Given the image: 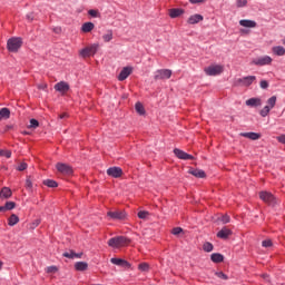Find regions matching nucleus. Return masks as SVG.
<instances>
[{
	"instance_id": "f257e3e1",
	"label": "nucleus",
	"mask_w": 285,
	"mask_h": 285,
	"mask_svg": "<svg viewBox=\"0 0 285 285\" xmlns=\"http://www.w3.org/2000/svg\"><path fill=\"white\" fill-rule=\"evenodd\" d=\"M128 244H130V239L126 236H117L108 240V246L111 248H122V246H128Z\"/></svg>"
},
{
	"instance_id": "f03ea898",
	"label": "nucleus",
	"mask_w": 285,
	"mask_h": 285,
	"mask_svg": "<svg viewBox=\"0 0 285 285\" xmlns=\"http://www.w3.org/2000/svg\"><path fill=\"white\" fill-rule=\"evenodd\" d=\"M23 46L21 38H10L7 42V48L9 52H18L19 48Z\"/></svg>"
},
{
	"instance_id": "7ed1b4c3",
	"label": "nucleus",
	"mask_w": 285,
	"mask_h": 285,
	"mask_svg": "<svg viewBox=\"0 0 285 285\" xmlns=\"http://www.w3.org/2000/svg\"><path fill=\"white\" fill-rule=\"evenodd\" d=\"M277 104V97L276 96H272L268 100H267V106H265L261 111L259 115L261 117H268V112H271V110H273V108H275V105Z\"/></svg>"
},
{
	"instance_id": "20e7f679",
	"label": "nucleus",
	"mask_w": 285,
	"mask_h": 285,
	"mask_svg": "<svg viewBox=\"0 0 285 285\" xmlns=\"http://www.w3.org/2000/svg\"><path fill=\"white\" fill-rule=\"evenodd\" d=\"M259 197L262 202H265V204H268V206H277L278 204L277 198L268 191H261Z\"/></svg>"
},
{
	"instance_id": "39448f33",
	"label": "nucleus",
	"mask_w": 285,
	"mask_h": 285,
	"mask_svg": "<svg viewBox=\"0 0 285 285\" xmlns=\"http://www.w3.org/2000/svg\"><path fill=\"white\" fill-rule=\"evenodd\" d=\"M206 75L208 77H217V75H222L224 72V67L222 65H214L205 68Z\"/></svg>"
},
{
	"instance_id": "423d86ee",
	"label": "nucleus",
	"mask_w": 285,
	"mask_h": 285,
	"mask_svg": "<svg viewBox=\"0 0 285 285\" xmlns=\"http://www.w3.org/2000/svg\"><path fill=\"white\" fill-rule=\"evenodd\" d=\"M173 77V71L170 69H159L155 72L154 79L155 81L170 79Z\"/></svg>"
},
{
	"instance_id": "0eeeda50",
	"label": "nucleus",
	"mask_w": 285,
	"mask_h": 285,
	"mask_svg": "<svg viewBox=\"0 0 285 285\" xmlns=\"http://www.w3.org/2000/svg\"><path fill=\"white\" fill-rule=\"evenodd\" d=\"M97 50H99V45H91L80 51V57H92L97 55Z\"/></svg>"
},
{
	"instance_id": "6e6552de",
	"label": "nucleus",
	"mask_w": 285,
	"mask_h": 285,
	"mask_svg": "<svg viewBox=\"0 0 285 285\" xmlns=\"http://www.w3.org/2000/svg\"><path fill=\"white\" fill-rule=\"evenodd\" d=\"M254 66H271L273 58L269 56H263L253 60Z\"/></svg>"
},
{
	"instance_id": "1a4fd4ad",
	"label": "nucleus",
	"mask_w": 285,
	"mask_h": 285,
	"mask_svg": "<svg viewBox=\"0 0 285 285\" xmlns=\"http://www.w3.org/2000/svg\"><path fill=\"white\" fill-rule=\"evenodd\" d=\"M107 216L110 217V219L121 222V220L126 219V212H124V210L108 212Z\"/></svg>"
},
{
	"instance_id": "9d476101",
	"label": "nucleus",
	"mask_w": 285,
	"mask_h": 285,
	"mask_svg": "<svg viewBox=\"0 0 285 285\" xmlns=\"http://www.w3.org/2000/svg\"><path fill=\"white\" fill-rule=\"evenodd\" d=\"M255 81H257V77H255V76H247V77L238 79L237 83L239 86L248 87V86H253V82H255Z\"/></svg>"
},
{
	"instance_id": "9b49d317",
	"label": "nucleus",
	"mask_w": 285,
	"mask_h": 285,
	"mask_svg": "<svg viewBox=\"0 0 285 285\" xmlns=\"http://www.w3.org/2000/svg\"><path fill=\"white\" fill-rule=\"evenodd\" d=\"M56 168H57L58 173H61L62 175H72V167H70L67 164L58 163L56 165Z\"/></svg>"
},
{
	"instance_id": "f8f14e48",
	"label": "nucleus",
	"mask_w": 285,
	"mask_h": 285,
	"mask_svg": "<svg viewBox=\"0 0 285 285\" xmlns=\"http://www.w3.org/2000/svg\"><path fill=\"white\" fill-rule=\"evenodd\" d=\"M174 155H176V157L178 159H184V160H188V159H195V157L190 154H187L186 151L175 148L174 149Z\"/></svg>"
},
{
	"instance_id": "ddd939ff",
	"label": "nucleus",
	"mask_w": 285,
	"mask_h": 285,
	"mask_svg": "<svg viewBox=\"0 0 285 285\" xmlns=\"http://www.w3.org/2000/svg\"><path fill=\"white\" fill-rule=\"evenodd\" d=\"M107 175H109V177H115L117 179L121 177V175H124V170L121 169V167H111L107 169Z\"/></svg>"
},
{
	"instance_id": "4468645a",
	"label": "nucleus",
	"mask_w": 285,
	"mask_h": 285,
	"mask_svg": "<svg viewBox=\"0 0 285 285\" xmlns=\"http://www.w3.org/2000/svg\"><path fill=\"white\" fill-rule=\"evenodd\" d=\"M130 75H132V68L124 67L118 76V81H126V78L130 77Z\"/></svg>"
},
{
	"instance_id": "2eb2a0df",
	"label": "nucleus",
	"mask_w": 285,
	"mask_h": 285,
	"mask_svg": "<svg viewBox=\"0 0 285 285\" xmlns=\"http://www.w3.org/2000/svg\"><path fill=\"white\" fill-rule=\"evenodd\" d=\"M55 90H57V92H68L70 90V85H68V82L66 81H60L58 83L55 85Z\"/></svg>"
},
{
	"instance_id": "dca6fc26",
	"label": "nucleus",
	"mask_w": 285,
	"mask_h": 285,
	"mask_svg": "<svg viewBox=\"0 0 285 285\" xmlns=\"http://www.w3.org/2000/svg\"><path fill=\"white\" fill-rule=\"evenodd\" d=\"M233 235V232L227 228V227H223L218 233H217V237L219 239H228V237H230Z\"/></svg>"
},
{
	"instance_id": "f3484780",
	"label": "nucleus",
	"mask_w": 285,
	"mask_h": 285,
	"mask_svg": "<svg viewBox=\"0 0 285 285\" xmlns=\"http://www.w3.org/2000/svg\"><path fill=\"white\" fill-rule=\"evenodd\" d=\"M200 21H204V16L196 13L188 18L187 23L195 26V23H199Z\"/></svg>"
},
{
	"instance_id": "a211bd4d",
	"label": "nucleus",
	"mask_w": 285,
	"mask_h": 285,
	"mask_svg": "<svg viewBox=\"0 0 285 285\" xmlns=\"http://www.w3.org/2000/svg\"><path fill=\"white\" fill-rule=\"evenodd\" d=\"M246 106H249L250 108H257L262 106V98H249L246 100Z\"/></svg>"
},
{
	"instance_id": "6ab92c4d",
	"label": "nucleus",
	"mask_w": 285,
	"mask_h": 285,
	"mask_svg": "<svg viewBox=\"0 0 285 285\" xmlns=\"http://www.w3.org/2000/svg\"><path fill=\"white\" fill-rule=\"evenodd\" d=\"M240 137H245L246 139H250L252 141H257V139H261L262 135L257 132H240Z\"/></svg>"
},
{
	"instance_id": "aec40b11",
	"label": "nucleus",
	"mask_w": 285,
	"mask_h": 285,
	"mask_svg": "<svg viewBox=\"0 0 285 285\" xmlns=\"http://www.w3.org/2000/svg\"><path fill=\"white\" fill-rule=\"evenodd\" d=\"M111 264H115L116 266H122V268H130V263L127 261H124L121 258H111Z\"/></svg>"
},
{
	"instance_id": "412c9836",
	"label": "nucleus",
	"mask_w": 285,
	"mask_h": 285,
	"mask_svg": "<svg viewBox=\"0 0 285 285\" xmlns=\"http://www.w3.org/2000/svg\"><path fill=\"white\" fill-rule=\"evenodd\" d=\"M239 26L243 28H255L257 26V22L254 20L243 19L239 20Z\"/></svg>"
},
{
	"instance_id": "4be33fe9",
	"label": "nucleus",
	"mask_w": 285,
	"mask_h": 285,
	"mask_svg": "<svg viewBox=\"0 0 285 285\" xmlns=\"http://www.w3.org/2000/svg\"><path fill=\"white\" fill-rule=\"evenodd\" d=\"M189 175L198 177V179H204V177H206V173L202 169H190Z\"/></svg>"
},
{
	"instance_id": "5701e85b",
	"label": "nucleus",
	"mask_w": 285,
	"mask_h": 285,
	"mask_svg": "<svg viewBox=\"0 0 285 285\" xmlns=\"http://www.w3.org/2000/svg\"><path fill=\"white\" fill-rule=\"evenodd\" d=\"M10 197H12V190L8 187H3L0 191V198L8 199Z\"/></svg>"
},
{
	"instance_id": "b1692460",
	"label": "nucleus",
	"mask_w": 285,
	"mask_h": 285,
	"mask_svg": "<svg viewBox=\"0 0 285 285\" xmlns=\"http://www.w3.org/2000/svg\"><path fill=\"white\" fill-rule=\"evenodd\" d=\"M184 14V9H170L169 17L171 19H177V17H181Z\"/></svg>"
},
{
	"instance_id": "393cba45",
	"label": "nucleus",
	"mask_w": 285,
	"mask_h": 285,
	"mask_svg": "<svg viewBox=\"0 0 285 285\" xmlns=\"http://www.w3.org/2000/svg\"><path fill=\"white\" fill-rule=\"evenodd\" d=\"M92 30H95V23L92 22H85L81 26V32H92Z\"/></svg>"
},
{
	"instance_id": "a878e982",
	"label": "nucleus",
	"mask_w": 285,
	"mask_h": 285,
	"mask_svg": "<svg viewBox=\"0 0 285 285\" xmlns=\"http://www.w3.org/2000/svg\"><path fill=\"white\" fill-rule=\"evenodd\" d=\"M62 257H67L68 259H80L81 257V254H77L75 253L73 250H70V252H66L62 254Z\"/></svg>"
},
{
	"instance_id": "bb28decb",
	"label": "nucleus",
	"mask_w": 285,
	"mask_h": 285,
	"mask_svg": "<svg viewBox=\"0 0 285 285\" xmlns=\"http://www.w3.org/2000/svg\"><path fill=\"white\" fill-rule=\"evenodd\" d=\"M210 259L212 262H214V264H222V262H224V255L219 253H215V254H212Z\"/></svg>"
},
{
	"instance_id": "cd10ccee",
	"label": "nucleus",
	"mask_w": 285,
	"mask_h": 285,
	"mask_svg": "<svg viewBox=\"0 0 285 285\" xmlns=\"http://www.w3.org/2000/svg\"><path fill=\"white\" fill-rule=\"evenodd\" d=\"M114 37V32L111 29H108L104 35H102V40L105 41V43H110V40Z\"/></svg>"
},
{
	"instance_id": "c85d7f7f",
	"label": "nucleus",
	"mask_w": 285,
	"mask_h": 285,
	"mask_svg": "<svg viewBox=\"0 0 285 285\" xmlns=\"http://www.w3.org/2000/svg\"><path fill=\"white\" fill-rule=\"evenodd\" d=\"M272 51L277 56V57H284L285 55V49L282 46H276L272 48Z\"/></svg>"
},
{
	"instance_id": "c756f323",
	"label": "nucleus",
	"mask_w": 285,
	"mask_h": 285,
	"mask_svg": "<svg viewBox=\"0 0 285 285\" xmlns=\"http://www.w3.org/2000/svg\"><path fill=\"white\" fill-rule=\"evenodd\" d=\"M2 119H10V109L6 107L0 109V121H2Z\"/></svg>"
},
{
	"instance_id": "7c9ffc66",
	"label": "nucleus",
	"mask_w": 285,
	"mask_h": 285,
	"mask_svg": "<svg viewBox=\"0 0 285 285\" xmlns=\"http://www.w3.org/2000/svg\"><path fill=\"white\" fill-rule=\"evenodd\" d=\"M75 268H76V271H80V272L88 271V263H86V262H77L75 264Z\"/></svg>"
},
{
	"instance_id": "2f4dec72",
	"label": "nucleus",
	"mask_w": 285,
	"mask_h": 285,
	"mask_svg": "<svg viewBox=\"0 0 285 285\" xmlns=\"http://www.w3.org/2000/svg\"><path fill=\"white\" fill-rule=\"evenodd\" d=\"M8 224L9 226H17V224H19V216L12 214L8 219Z\"/></svg>"
},
{
	"instance_id": "473e14b6",
	"label": "nucleus",
	"mask_w": 285,
	"mask_h": 285,
	"mask_svg": "<svg viewBox=\"0 0 285 285\" xmlns=\"http://www.w3.org/2000/svg\"><path fill=\"white\" fill-rule=\"evenodd\" d=\"M138 271L141 273H148V271H150V265L148 263H140L138 265Z\"/></svg>"
},
{
	"instance_id": "72a5a7b5",
	"label": "nucleus",
	"mask_w": 285,
	"mask_h": 285,
	"mask_svg": "<svg viewBox=\"0 0 285 285\" xmlns=\"http://www.w3.org/2000/svg\"><path fill=\"white\" fill-rule=\"evenodd\" d=\"M43 185L48 186V188H57V186H59V184H57V181H55L52 179L43 180Z\"/></svg>"
},
{
	"instance_id": "f704fd0d",
	"label": "nucleus",
	"mask_w": 285,
	"mask_h": 285,
	"mask_svg": "<svg viewBox=\"0 0 285 285\" xmlns=\"http://www.w3.org/2000/svg\"><path fill=\"white\" fill-rule=\"evenodd\" d=\"M89 17H92L94 19H99L101 17V13L97 9H91L88 11Z\"/></svg>"
},
{
	"instance_id": "c9c22d12",
	"label": "nucleus",
	"mask_w": 285,
	"mask_h": 285,
	"mask_svg": "<svg viewBox=\"0 0 285 285\" xmlns=\"http://www.w3.org/2000/svg\"><path fill=\"white\" fill-rule=\"evenodd\" d=\"M0 157H6L7 159H10V157H12V151L8 149H0Z\"/></svg>"
},
{
	"instance_id": "e433bc0d",
	"label": "nucleus",
	"mask_w": 285,
	"mask_h": 285,
	"mask_svg": "<svg viewBox=\"0 0 285 285\" xmlns=\"http://www.w3.org/2000/svg\"><path fill=\"white\" fill-rule=\"evenodd\" d=\"M136 111L139 114V115H145L146 114V110L144 109V105H141V102H137L136 106Z\"/></svg>"
},
{
	"instance_id": "4c0bfd02",
	"label": "nucleus",
	"mask_w": 285,
	"mask_h": 285,
	"mask_svg": "<svg viewBox=\"0 0 285 285\" xmlns=\"http://www.w3.org/2000/svg\"><path fill=\"white\" fill-rule=\"evenodd\" d=\"M213 248H214V246H213V244L212 243H205L204 245H203V250H205V253H213Z\"/></svg>"
},
{
	"instance_id": "58836bf2",
	"label": "nucleus",
	"mask_w": 285,
	"mask_h": 285,
	"mask_svg": "<svg viewBox=\"0 0 285 285\" xmlns=\"http://www.w3.org/2000/svg\"><path fill=\"white\" fill-rule=\"evenodd\" d=\"M138 217L139 219H148V217H150V213L146 210H140L138 212Z\"/></svg>"
},
{
	"instance_id": "ea45409f",
	"label": "nucleus",
	"mask_w": 285,
	"mask_h": 285,
	"mask_svg": "<svg viewBox=\"0 0 285 285\" xmlns=\"http://www.w3.org/2000/svg\"><path fill=\"white\" fill-rule=\"evenodd\" d=\"M237 8H246L248 6V0H236Z\"/></svg>"
},
{
	"instance_id": "a19ab883",
	"label": "nucleus",
	"mask_w": 285,
	"mask_h": 285,
	"mask_svg": "<svg viewBox=\"0 0 285 285\" xmlns=\"http://www.w3.org/2000/svg\"><path fill=\"white\" fill-rule=\"evenodd\" d=\"M17 204L14 202H7L4 207L7 208V210H13V208H16Z\"/></svg>"
},
{
	"instance_id": "79ce46f5",
	"label": "nucleus",
	"mask_w": 285,
	"mask_h": 285,
	"mask_svg": "<svg viewBox=\"0 0 285 285\" xmlns=\"http://www.w3.org/2000/svg\"><path fill=\"white\" fill-rule=\"evenodd\" d=\"M262 246L264 248H271V246H273V240H271V239L263 240Z\"/></svg>"
},
{
	"instance_id": "37998d69",
	"label": "nucleus",
	"mask_w": 285,
	"mask_h": 285,
	"mask_svg": "<svg viewBox=\"0 0 285 285\" xmlns=\"http://www.w3.org/2000/svg\"><path fill=\"white\" fill-rule=\"evenodd\" d=\"M29 128H39V120L31 119Z\"/></svg>"
},
{
	"instance_id": "c03bdc74",
	"label": "nucleus",
	"mask_w": 285,
	"mask_h": 285,
	"mask_svg": "<svg viewBox=\"0 0 285 285\" xmlns=\"http://www.w3.org/2000/svg\"><path fill=\"white\" fill-rule=\"evenodd\" d=\"M216 277H219V279H228V276L224 274V272H216Z\"/></svg>"
},
{
	"instance_id": "a18cd8bd",
	"label": "nucleus",
	"mask_w": 285,
	"mask_h": 285,
	"mask_svg": "<svg viewBox=\"0 0 285 285\" xmlns=\"http://www.w3.org/2000/svg\"><path fill=\"white\" fill-rule=\"evenodd\" d=\"M26 189L32 190V180L30 178L26 179Z\"/></svg>"
},
{
	"instance_id": "49530a36",
	"label": "nucleus",
	"mask_w": 285,
	"mask_h": 285,
	"mask_svg": "<svg viewBox=\"0 0 285 285\" xmlns=\"http://www.w3.org/2000/svg\"><path fill=\"white\" fill-rule=\"evenodd\" d=\"M219 219H220V222H222L223 224H228V223H230V216H228V215L222 216Z\"/></svg>"
},
{
	"instance_id": "de8ad7c7",
	"label": "nucleus",
	"mask_w": 285,
	"mask_h": 285,
	"mask_svg": "<svg viewBox=\"0 0 285 285\" xmlns=\"http://www.w3.org/2000/svg\"><path fill=\"white\" fill-rule=\"evenodd\" d=\"M171 233L174 235H181V233H184V229L181 227H175Z\"/></svg>"
},
{
	"instance_id": "09e8293b",
	"label": "nucleus",
	"mask_w": 285,
	"mask_h": 285,
	"mask_svg": "<svg viewBox=\"0 0 285 285\" xmlns=\"http://www.w3.org/2000/svg\"><path fill=\"white\" fill-rule=\"evenodd\" d=\"M26 168H28V164L26 163H20L17 170L23 171L26 170Z\"/></svg>"
},
{
	"instance_id": "8fccbe9b",
	"label": "nucleus",
	"mask_w": 285,
	"mask_h": 285,
	"mask_svg": "<svg viewBox=\"0 0 285 285\" xmlns=\"http://www.w3.org/2000/svg\"><path fill=\"white\" fill-rule=\"evenodd\" d=\"M59 268L57 266H49L47 267V273H57Z\"/></svg>"
},
{
	"instance_id": "3c124183",
	"label": "nucleus",
	"mask_w": 285,
	"mask_h": 285,
	"mask_svg": "<svg viewBox=\"0 0 285 285\" xmlns=\"http://www.w3.org/2000/svg\"><path fill=\"white\" fill-rule=\"evenodd\" d=\"M261 88H262L263 90H266V88H268V81L262 80V81H261Z\"/></svg>"
},
{
	"instance_id": "603ef678",
	"label": "nucleus",
	"mask_w": 285,
	"mask_h": 285,
	"mask_svg": "<svg viewBox=\"0 0 285 285\" xmlns=\"http://www.w3.org/2000/svg\"><path fill=\"white\" fill-rule=\"evenodd\" d=\"M277 141H279V144H285V135L278 136Z\"/></svg>"
},
{
	"instance_id": "864d4df0",
	"label": "nucleus",
	"mask_w": 285,
	"mask_h": 285,
	"mask_svg": "<svg viewBox=\"0 0 285 285\" xmlns=\"http://www.w3.org/2000/svg\"><path fill=\"white\" fill-rule=\"evenodd\" d=\"M53 32H56V35H61V27H55Z\"/></svg>"
},
{
	"instance_id": "5fc2aeb1",
	"label": "nucleus",
	"mask_w": 285,
	"mask_h": 285,
	"mask_svg": "<svg viewBox=\"0 0 285 285\" xmlns=\"http://www.w3.org/2000/svg\"><path fill=\"white\" fill-rule=\"evenodd\" d=\"M41 224V220L37 219L35 223H32L31 228H37Z\"/></svg>"
},
{
	"instance_id": "6e6d98bb",
	"label": "nucleus",
	"mask_w": 285,
	"mask_h": 285,
	"mask_svg": "<svg viewBox=\"0 0 285 285\" xmlns=\"http://www.w3.org/2000/svg\"><path fill=\"white\" fill-rule=\"evenodd\" d=\"M39 90H46L48 88L47 83L38 85Z\"/></svg>"
},
{
	"instance_id": "4d7b16f0",
	"label": "nucleus",
	"mask_w": 285,
	"mask_h": 285,
	"mask_svg": "<svg viewBox=\"0 0 285 285\" xmlns=\"http://www.w3.org/2000/svg\"><path fill=\"white\" fill-rule=\"evenodd\" d=\"M190 3H204L206 0H189Z\"/></svg>"
},
{
	"instance_id": "13d9d810",
	"label": "nucleus",
	"mask_w": 285,
	"mask_h": 285,
	"mask_svg": "<svg viewBox=\"0 0 285 285\" xmlns=\"http://www.w3.org/2000/svg\"><path fill=\"white\" fill-rule=\"evenodd\" d=\"M27 19H28L29 21H33L35 17L32 16V13H29V14H27Z\"/></svg>"
},
{
	"instance_id": "bf43d9fd",
	"label": "nucleus",
	"mask_w": 285,
	"mask_h": 285,
	"mask_svg": "<svg viewBox=\"0 0 285 285\" xmlns=\"http://www.w3.org/2000/svg\"><path fill=\"white\" fill-rule=\"evenodd\" d=\"M6 210H8V209L6 208V205H4V206H0V213H6Z\"/></svg>"
},
{
	"instance_id": "052dcab7",
	"label": "nucleus",
	"mask_w": 285,
	"mask_h": 285,
	"mask_svg": "<svg viewBox=\"0 0 285 285\" xmlns=\"http://www.w3.org/2000/svg\"><path fill=\"white\" fill-rule=\"evenodd\" d=\"M66 117H68V114H61V115L59 116V119H66Z\"/></svg>"
},
{
	"instance_id": "680f3d73",
	"label": "nucleus",
	"mask_w": 285,
	"mask_h": 285,
	"mask_svg": "<svg viewBox=\"0 0 285 285\" xmlns=\"http://www.w3.org/2000/svg\"><path fill=\"white\" fill-rule=\"evenodd\" d=\"M3 268V262L0 261V271Z\"/></svg>"
}]
</instances>
